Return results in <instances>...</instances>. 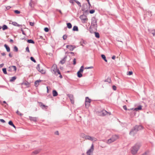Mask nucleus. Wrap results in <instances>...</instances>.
I'll return each mask as SVG.
<instances>
[{"instance_id": "obj_1", "label": "nucleus", "mask_w": 155, "mask_h": 155, "mask_svg": "<svg viewBox=\"0 0 155 155\" xmlns=\"http://www.w3.org/2000/svg\"><path fill=\"white\" fill-rule=\"evenodd\" d=\"M144 129V127L141 125H136L131 129L129 132V134L134 137L138 131Z\"/></svg>"}, {"instance_id": "obj_2", "label": "nucleus", "mask_w": 155, "mask_h": 155, "mask_svg": "<svg viewBox=\"0 0 155 155\" xmlns=\"http://www.w3.org/2000/svg\"><path fill=\"white\" fill-rule=\"evenodd\" d=\"M140 147V146L139 143H136L135 144L134 146L131 147V153L133 155L136 154L139 150Z\"/></svg>"}, {"instance_id": "obj_3", "label": "nucleus", "mask_w": 155, "mask_h": 155, "mask_svg": "<svg viewBox=\"0 0 155 155\" xmlns=\"http://www.w3.org/2000/svg\"><path fill=\"white\" fill-rule=\"evenodd\" d=\"M96 113L98 116L101 117H104L108 114H109V115L111 114L110 112H108L105 110H103L100 111H97Z\"/></svg>"}, {"instance_id": "obj_4", "label": "nucleus", "mask_w": 155, "mask_h": 155, "mask_svg": "<svg viewBox=\"0 0 155 155\" xmlns=\"http://www.w3.org/2000/svg\"><path fill=\"white\" fill-rule=\"evenodd\" d=\"M118 138V135H113L111 138L107 140V143L108 144H109L115 141Z\"/></svg>"}, {"instance_id": "obj_5", "label": "nucleus", "mask_w": 155, "mask_h": 155, "mask_svg": "<svg viewBox=\"0 0 155 155\" xmlns=\"http://www.w3.org/2000/svg\"><path fill=\"white\" fill-rule=\"evenodd\" d=\"M84 137L86 140H89L95 142L97 140V139L96 138L88 135H85Z\"/></svg>"}, {"instance_id": "obj_6", "label": "nucleus", "mask_w": 155, "mask_h": 155, "mask_svg": "<svg viewBox=\"0 0 155 155\" xmlns=\"http://www.w3.org/2000/svg\"><path fill=\"white\" fill-rule=\"evenodd\" d=\"M91 25L93 27L95 28L97 27V20L96 18L94 17L92 18L91 19Z\"/></svg>"}, {"instance_id": "obj_7", "label": "nucleus", "mask_w": 155, "mask_h": 155, "mask_svg": "<svg viewBox=\"0 0 155 155\" xmlns=\"http://www.w3.org/2000/svg\"><path fill=\"white\" fill-rule=\"evenodd\" d=\"M92 100L88 97H85V104L86 106H89Z\"/></svg>"}, {"instance_id": "obj_8", "label": "nucleus", "mask_w": 155, "mask_h": 155, "mask_svg": "<svg viewBox=\"0 0 155 155\" xmlns=\"http://www.w3.org/2000/svg\"><path fill=\"white\" fill-rule=\"evenodd\" d=\"M142 107H136V108H133L130 109V110H132V113H133L134 115H135V111H137L139 110H141L142 109Z\"/></svg>"}, {"instance_id": "obj_9", "label": "nucleus", "mask_w": 155, "mask_h": 155, "mask_svg": "<svg viewBox=\"0 0 155 155\" xmlns=\"http://www.w3.org/2000/svg\"><path fill=\"white\" fill-rule=\"evenodd\" d=\"M16 67L15 66H10L8 68V71L10 72L13 71H16Z\"/></svg>"}, {"instance_id": "obj_10", "label": "nucleus", "mask_w": 155, "mask_h": 155, "mask_svg": "<svg viewBox=\"0 0 155 155\" xmlns=\"http://www.w3.org/2000/svg\"><path fill=\"white\" fill-rule=\"evenodd\" d=\"M68 96L69 98L71 103L72 104H74V99L73 95L72 94H68Z\"/></svg>"}, {"instance_id": "obj_11", "label": "nucleus", "mask_w": 155, "mask_h": 155, "mask_svg": "<svg viewBox=\"0 0 155 155\" xmlns=\"http://www.w3.org/2000/svg\"><path fill=\"white\" fill-rule=\"evenodd\" d=\"M37 70L42 74L45 73V71L43 69H41L40 67V64H38L36 67Z\"/></svg>"}, {"instance_id": "obj_12", "label": "nucleus", "mask_w": 155, "mask_h": 155, "mask_svg": "<svg viewBox=\"0 0 155 155\" xmlns=\"http://www.w3.org/2000/svg\"><path fill=\"white\" fill-rule=\"evenodd\" d=\"M66 48L68 49L70 51H72L75 48V46L72 45H68L66 46Z\"/></svg>"}, {"instance_id": "obj_13", "label": "nucleus", "mask_w": 155, "mask_h": 155, "mask_svg": "<svg viewBox=\"0 0 155 155\" xmlns=\"http://www.w3.org/2000/svg\"><path fill=\"white\" fill-rule=\"evenodd\" d=\"M80 18L81 20L83 21L84 22H85L87 20L86 16L84 14L81 15Z\"/></svg>"}, {"instance_id": "obj_14", "label": "nucleus", "mask_w": 155, "mask_h": 155, "mask_svg": "<svg viewBox=\"0 0 155 155\" xmlns=\"http://www.w3.org/2000/svg\"><path fill=\"white\" fill-rule=\"evenodd\" d=\"M58 69L57 65L55 64H54L53 65L52 68V70H53V71L54 72L55 74H56V71Z\"/></svg>"}, {"instance_id": "obj_15", "label": "nucleus", "mask_w": 155, "mask_h": 155, "mask_svg": "<svg viewBox=\"0 0 155 155\" xmlns=\"http://www.w3.org/2000/svg\"><path fill=\"white\" fill-rule=\"evenodd\" d=\"M29 120L31 121H33L35 122L37 121V118L36 117H33L31 116H29Z\"/></svg>"}, {"instance_id": "obj_16", "label": "nucleus", "mask_w": 155, "mask_h": 155, "mask_svg": "<svg viewBox=\"0 0 155 155\" xmlns=\"http://www.w3.org/2000/svg\"><path fill=\"white\" fill-rule=\"evenodd\" d=\"M41 80H38L36 81L35 82V87H37L39 85V83L41 82Z\"/></svg>"}, {"instance_id": "obj_17", "label": "nucleus", "mask_w": 155, "mask_h": 155, "mask_svg": "<svg viewBox=\"0 0 155 155\" xmlns=\"http://www.w3.org/2000/svg\"><path fill=\"white\" fill-rule=\"evenodd\" d=\"M67 58V56L64 57L63 59H62L60 62V63L61 64H64L65 61L66 60Z\"/></svg>"}, {"instance_id": "obj_18", "label": "nucleus", "mask_w": 155, "mask_h": 155, "mask_svg": "<svg viewBox=\"0 0 155 155\" xmlns=\"http://www.w3.org/2000/svg\"><path fill=\"white\" fill-rule=\"evenodd\" d=\"M4 46L6 48V51L8 52H9L10 51V48L6 44H5Z\"/></svg>"}, {"instance_id": "obj_19", "label": "nucleus", "mask_w": 155, "mask_h": 155, "mask_svg": "<svg viewBox=\"0 0 155 155\" xmlns=\"http://www.w3.org/2000/svg\"><path fill=\"white\" fill-rule=\"evenodd\" d=\"M52 94L54 97L57 96L58 95V93L55 90H53V91Z\"/></svg>"}, {"instance_id": "obj_20", "label": "nucleus", "mask_w": 155, "mask_h": 155, "mask_svg": "<svg viewBox=\"0 0 155 155\" xmlns=\"http://www.w3.org/2000/svg\"><path fill=\"white\" fill-rule=\"evenodd\" d=\"M5 109H3V110L5 111V112H7L8 113L10 112V111L9 110V109L8 108L9 107H4Z\"/></svg>"}, {"instance_id": "obj_21", "label": "nucleus", "mask_w": 155, "mask_h": 155, "mask_svg": "<svg viewBox=\"0 0 155 155\" xmlns=\"http://www.w3.org/2000/svg\"><path fill=\"white\" fill-rule=\"evenodd\" d=\"M12 24L15 26H17L18 27H22L21 25L18 24L17 22H13L12 23Z\"/></svg>"}, {"instance_id": "obj_22", "label": "nucleus", "mask_w": 155, "mask_h": 155, "mask_svg": "<svg viewBox=\"0 0 155 155\" xmlns=\"http://www.w3.org/2000/svg\"><path fill=\"white\" fill-rule=\"evenodd\" d=\"M40 150H41L40 149L36 150H35L34 151H33L32 153L35 154H36L38 153L40 151Z\"/></svg>"}, {"instance_id": "obj_23", "label": "nucleus", "mask_w": 155, "mask_h": 155, "mask_svg": "<svg viewBox=\"0 0 155 155\" xmlns=\"http://www.w3.org/2000/svg\"><path fill=\"white\" fill-rule=\"evenodd\" d=\"M17 78L16 76H14L11 78V79L10 80V82H13Z\"/></svg>"}, {"instance_id": "obj_24", "label": "nucleus", "mask_w": 155, "mask_h": 155, "mask_svg": "<svg viewBox=\"0 0 155 155\" xmlns=\"http://www.w3.org/2000/svg\"><path fill=\"white\" fill-rule=\"evenodd\" d=\"M2 28L3 30V31L7 29L8 28L7 25H4L2 27Z\"/></svg>"}, {"instance_id": "obj_25", "label": "nucleus", "mask_w": 155, "mask_h": 155, "mask_svg": "<svg viewBox=\"0 0 155 155\" xmlns=\"http://www.w3.org/2000/svg\"><path fill=\"white\" fill-rule=\"evenodd\" d=\"M101 57L106 62H107V60L106 59L105 56L103 54L101 55Z\"/></svg>"}, {"instance_id": "obj_26", "label": "nucleus", "mask_w": 155, "mask_h": 155, "mask_svg": "<svg viewBox=\"0 0 155 155\" xmlns=\"http://www.w3.org/2000/svg\"><path fill=\"white\" fill-rule=\"evenodd\" d=\"M87 42L86 41L82 39L80 42L81 45L83 46V44H86Z\"/></svg>"}, {"instance_id": "obj_27", "label": "nucleus", "mask_w": 155, "mask_h": 155, "mask_svg": "<svg viewBox=\"0 0 155 155\" xmlns=\"http://www.w3.org/2000/svg\"><path fill=\"white\" fill-rule=\"evenodd\" d=\"M146 15L147 16L148 15L149 16H151L152 15V12L150 11H148L146 12Z\"/></svg>"}, {"instance_id": "obj_28", "label": "nucleus", "mask_w": 155, "mask_h": 155, "mask_svg": "<svg viewBox=\"0 0 155 155\" xmlns=\"http://www.w3.org/2000/svg\"><path fill=\"white\" fill-rule=\"evenodd\" d=\"M81 73L82 72H80L79 71L77 72V76L78 78H81L82 76V74Z\"/></svg>"}, {"instance_id": "obj_29", "label": "nucleus", "mask_w": 155, "mask_h": 155, "mask_svg": "<svg viewBox=\"0 0 155 155\" xmlns=\"http://www.w3.org/2000/svg\"><path fill=\"white\" fill-rule=\"evenodd\" d=\"M93 150L91 149H89L88 150L87 152V155H91V153L92 152Z\"/></svg>"}, {"instance_id": "obj_30", "label": "nucleus", "mask_w": 155, "mask_h": 155, "mask_svg": "<svg viewBox=\"0 0 155 155\" xmlns=\"http://www.w3.org/2000/svg\"><path fill=\"white\" fill-rule=\"evenodd\" d=\"M73 30L74 31H78V27L76 26H74L73 28Z\"/></svg>"}, {"instance_id": "obj_31", "label": "nucleus", "mask_w": 155, "mask_h": 155, "mask_svg": "<svg viewBox=\"0 0 155 155\" xmlns=\"http://www.w3.org/2000/svg\"><path fill=\"white\" fill-rule=\"evenodd\" d=\"M27 41L28 43H29L34 44L35 43L34 41L32 39H28Z\"/></svg>"}, {"instance_id": "obj_32", "label": "nucleus", "mask_w": 155, "mask_h": 155, "mask_svg": "<svg viewBox=\"0 0 155 155\" xmlns=\"http://www.w3.org/2000/svg\"><path fill=\"white\" fill-rule=\"evenodd\" d=\"M67 27L69 29H70L72 28V26L71 24L70 23H68L67 24Z\"/></svg>"}, {"instance_id": "obj_33", "label": "nucleus", "mask_w": 155, "mask_h": 155, "mask_svg": "<svg viewBox=\"0 0 155 155\" xmlns=\"http://www.w3.org/2000/svg\"><path fill=\"white\" fill-rule=\"evenodd\" d=\"M95 37L97 38H100V35L98 32H94Z\"/></svg>"}, {"instance_id": "obj_34", "label": "nucleus", "mask_w": 155, "mask_h": 155, "mask_svg": "<svg viewBox=\"0 0 155 155\" xmlns=\"http://www.w3.org/2000/svg\"><path fill=\"white\" fill-rule=\"evenodd\" d=\"M29 6L31 7V8L34 7L33 5V1L32 0H31L29 3Z\"/></svg>"}, {"instance_id": "obj_35", "label": "nucleus", "mask_w": 155, "mask_h": 155, "mask_svg": "<svg viewBox=\"0 0 155 155\" xmlns=\"http://www.w3.org/2000/svg\"><path fill=\"white\" fill-rule=\"evenodd\" d=\"M2 71H3V73L5 74H7L6 68H2Z\"/></svg>"}, {"instance_id": "obj_36", "label": "nucleus", "mask_w": 155, "mask_h": 155, "mask_svg": "<svg viewBox=\"0 0 155 155\" xmlns=\"http://www.w3.org/2000/svg\"><path fill=\"white\" fill-rule=\"evenodd\" d=\"M84 68V66H81V68L79 69V70L78 71L82 73L83 71Z\"/></svg>"}, {"instance_id": "obj_37", "label": "nucleus", "mask_w": 155, "mask_h": 155, "mask_svg": "<svg viewBox=\"0 0 155 155\" xmlns=\"http://www.w3.org/2000/svg\"><path fill=\"white\" fill-rule=\"evenodd\" d=\"M13 51L15 52H17L18 51V49L17 46H15L14 47Z\"/></svg>"}, {"instance_id": "obj_38", "label": "nucleus", "mask_w": 155, "mask_h": 155, "mask_svg": "<svg viewBox=\"0 0 155 155\" xmlns=\"http://www.w3.org/2000/svg\"><path fill=\"white\" fill-rule=\"evenodd\" d=\"M75 2L80 7H81V4L79 1L76 0H75Z\"/></svg>"}, {"instance_id": "obj_39", "label": "nucleus", "mask_w": 155, "mask_h": 155, "mask_svg": "<svg viewBox=\"0 0 155 155\" xmlns=\"http://www.w3.org/2000/svg\"><path fill=\"white\" fill-rule=\"evenodd\" d=\"M105 82H107L109 83H110L111 82V80L110 78H108L107 79H106L105 80Z\"/></svg>"}, {"instance_id": "obj_40", "label": "nucleus", "mask_w": 155, "mask_h": 155, "mask_svg": "<svg viewBox=\"0 0 155 155\" xmlns=\"http://www.w3.org/2000/svg\"><path fill=\"white\" fill-rule=\"evenodd\" d=\"M16 113L18 115L20 116H21L23 115V114H22L21 113H20L18 110L16 112Z\"/></svg>"}, {"instance_id": "obj_41", "label": "nucleus", "mask_w": 155, "mask_h": 155, "mask_svg": "<svg viewBox=\"0 0 155 155\" xmlns=\"http://www.w3.org/2000/svg\"><path fill=\"white\" fill-rule=\"evenodd\" d=\"M30 59L31 60V61H33L34 63H36V60H35V59H34V58L33 57H30Z\"/></svg>"}, {"instance_id": "obj_42", "label": "nucleus", "mask_w": 155, "mask_h": 155, "mask_svg": "<svg viewBox=\"0 0 155 155\" xmlns=\"http://www.w3.org/2000/svg\"><path fill=\"white\" fill-rule=\"evenodd\" d=\"M123 107L124 109L125 110H128L129 111H130V113L132 114V110H130V109L127 108V107Z\"/></svg>"}, {"instance_id": "obj_43", "label": "nucleus", "mask_w": 155, "mask_h": 155, "mask_svg": "<svg viewBox=\"0 0 155 155\" xmlns=\"http://www.w3.org/2000/svg\"><path fill=\"white\" fill-rule=\"evenodd\" d=\"M39 105L40 106V107H48V106H45V105L43 104L41 102L38 103Z\"/></svg>"}, {"instance_id": "obj_44", "label": "nucleus", "mask_w": 155, "mask_h": 155, "mask_svg": "<svg viewBox=\"0 0 155 155\" xmlns=\"http://www.w3.org/2000/svg\"><path fill=\"white\" fill-rule=\"evenodd\" d=\"M8 124L12 126L14 124L12 120H10L8 122Z\"/></svg>"}, {"instance_id": "obj_45", "label": "nucleus", "mask_w": 155, "mask_h": 155, "mask_svg": "<svg viewBox=\"0 0 155 155\" xmlns=\"http://www.w3.org/2000/svg\"><path fill=\"white\" fill-rule=\"evenodd\" d=\"M44 30L46 32H48L49 31V29L48 28L45 27L44 28Z\"/></svg>"}, {"instance_id": "obj_46", "label": "nucleus", "mask_w": 155, "mask_h": 155, "mask_svg": "<svg viewBox=\"0 0 155 155\" xmlns=\"http://www.w3.org/2000/svg\"><path fill=\"white\" fill-rule=\"evenodd\" d=\"M95 12V10L94 9H91L90 11V13L91 14L94 13Z\"/></svg>"}, {"instance_id": "obj_47", "label": "nucleus", "mask_w": 155, "mask_h": 155, "mask_svg": "<svg viewBox=\"0 0 155 155\" xmlns=\"http://www.w3.org/2000/svg\"><path fill=\"white\" fill-rule=\"evenodd\" d=\"M14 12L16 14H18L20 13V12L18 10H15L14 11Z\"/></svg>"}, {"instance_id": "obj_48", "label": "nucleus", "mask_w": 155, "mask_h": 155, "mask_svg": "<svg viewBox=\"0 0 155 155\" xmlns=\"http://www.w3.org/2000/svg\"><path fill=\"white\" fill-rule=\"evenodd\" d=\"M67 37V36L66 35H65L63 36V38L64 40H65L66 39Z\"/></svg>"}, {"instance_id": "obj_49", "label": "nucleus", "mask_w": 155, "mask_h": 155, "mask_svg": "<svg viewBox=\"0 0 155 155\" xmlns=\"http://www.w3.org/2000/svg\"><path fill=\"white\" fill-rule=\"evenodd\" d=\"M90 149L94 150V145L93 143H92L91 145V147Z\"/></svg>"}, {"instance_id": "obj_50", "label": "nucleus", "mask_w": 155, "mask_h": 155, "mask_svg": "<svg viewBox=\"0 0 155 155\" xmlns=\"http://www.w3.org/2000/svg\"><path fill=\"white\" fill-rule=\"evenodd\" d=\"M133 74V72L132 71H129L128 72L127 74L128 75H130Z\"/></svg>"}, {"instance_id": "obj_51", "label": "nucleus", "mask_w": 155, "mask_h": 155, "mask_svg": "<svg viewBox=\"0 0 155 155\" xmlns=\"http://www.w3.org/2000/svg\"><path fill=\"white\" fill-rule=\"evenodd\" d=\"M112 88L115 91L116 90L117 87H116L115 85H113L112 86Z\"/></svg>"}, {"instance_id": "obj_52", "label": "nucleus", "mask_w": 155, "mask_h": 155, "mask_svg": "<svg viewBox=\"0 0 155 155\" xmlns=\"http://www.w3.org/2000/svg\"><path fill=\"white\" fill-rule=\"evenodd\" d=\"M93 68V67L92 66H91L90 67H86L85 68V69H92Z\"/></svg>"}, {"instance_id": "obj_53", "label": "nucleus", "mask_w": 155, "mask_h": 155, "mask_svg": "<svg viewBox=\"0 0 155 155\" xmlns=\"http://www.w3.org/2000/svg\"><path fill=\"white\" fill-rule=\"evenodd\" d=\"M76 64V59L74 58L73 60V64L74 65H75Z\"/></svg>"}, {"instance_id": "obj_54", "label": "nucleus", "mask_w": 155, "mask_h": 155, "mask_svg": "<svg viewBox=\"0 0 155 155\" xmlns=\"http://www.w3.org/2000/svg\"><path fill=\"white\" fill-rule=\"evenodd\" d=\"M26 51L28 52H30L29 48L28 47H27L26 48Z\"/></svg>"}, {"instance_id": "obj_55", "label": "nucleus", "mask_w": 155, "mask_h": 155, "mask_svg": "<svg viewBox=\"0 0 155 155\" xmlns=\"http://www.w3.org/2000/svg\"><path fill=\"white\" fill-rule=\"evenodd\" d=\"M75 0H69V2L70 3H71L72 4H74V2H75Z\"/></svg>"}, {"instance_id": "obj_56", "label": "nucleus", "mask_w": 155, "mask_h": 155, "mask_svg": "<svg viewBox=\"0 0 155 155\" xmlns=\"http://www.w3.org/2000/svg\"><path fill=\"white\" fill-rule=\"evenodd\" d=\"M21 31L22 32V33L23 35H26L24 31H23V29L22 28H21Z\"/></svg>"}, {"instance_id": "obj_57", "label": "nucleus", "mask_w": 155, "mask_h": 155, "mask_svg": "<svg viewBox=\"0 0 155 155\" xmlns=\"http://www.w3.org/2000/svg\"><path fill=\"white\" fill-rule=\"evenodd\" d=\"M30 25L31 26H33L34 25V23L32 22H30Z\"/></svg>"}, {"instance_id": "obj_58", "label": "nucleus", "mask_w": 155, "mask_h": 155, "mask_svg": "<svg viewBox=\"0 0 155 155\" xmlns=\"http://www.w3.org/2000/svg\"><path fill=\"white\" fill-rule=\"evenodd\" d=\"M48 107H41L42 110H46Z\"/></svg>"}, {"instance_id": "obj_59", "label": "nucleus", "mask_w": 155, "mask_h": 155, "mask_svg": "<svg viewBox=\"0 0 155 155\" xmlns=\"http://www.w3.org/2000/svg\"><path fill=\"white\" fill-rule=\"evenodd\" d=\"M0 121L2 123H4L5 122V121L3 119H0Z\"/></svg>"}, {"instance_id": "obj_60", "label": "nucleus", "mask_w": 155, "mask_h": 155, "mask_svg": "<svg viewBox=\"0 0 155 155\" xmlns=\"http://www.w3.org/2000/svg\"><path fill=\"white\" fill-rule=\"evenodd\" d=\"M54 134H55V135H59V132L58 131H56L55 133H54Z\"/></svg>"}, {"instance_id": "obj_61", "label": "nucleus", "mask_w": 155, "mask_h": 155, "mask_svg": "<svg viewBox=\"0 0 155 155\" xmlns=\"http://www.w3.org/2000/svg\"><path fill=\"white\" fill-rule=\"evenodd\" d=\"M57 72L58 73V74H61V72L58 69L57 71H56V73Z\"/></svg>"}, {"instance_id": "obj_62", "label": "nucleus", "mask_w": 155, "mask_h": 155, "mask_svg": "<svg viewBox=\"0 0 155 155\" xmlns=\"http://www.w3.org/2000/svg\"><path fill=\"white\" fill-rule=\"evenodd\" d=\"M24 84H25V85L27 86L28 85H29V83L28 82H26L25 83H24Z\"/></svg>"}, {"instance_id": "obj_63", "label": "nucleus", "mask_w": 155, "mask_h": 155, "mask_svg": "<svg viewBox=\"0 0 155 155\" xmlns=\"http://www.w3.org/2000/svg\"><path fill=\"white\" fill-rule=\"evenodd\" d=\"M147 151H146L141 155H147Z\"/></svg>"}, {"instance_id": "obj_64", "label": "nucleus", "mask_w": 155, "mask_h": 155, "mask_svg": "<svg viewBox=\"0 0 155 155\" xmlns=\"http://www.w3.org/2000/svg\"><path fill=\"white\" fill-rule=\"evenodd\" d=\"M4 65V64L3 63H2L1 64H0V68H2V67Z\"/></svg>"}]
</instances>
